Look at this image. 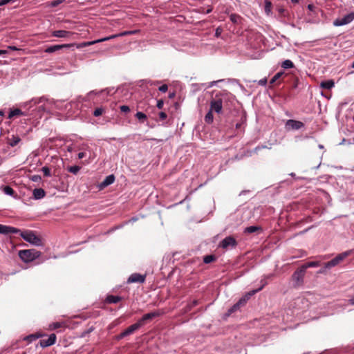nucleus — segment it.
I'll list each match as a JSON object with an SVG mask.
<instances>
[{"label": "nucleus", "mask_w": 354, "mask_h": 354, "mask_svg": "<svg viewBox=\"0 0 354 354\" xmlns=\"http://www.w3.org/2000/svg\"><path fill=\"white\" fill-rule=\"evenodd\" d=\"M73 34V32L64 30H54L52 32V36L55 37H59V38H65V37H69Z\"/></svg>", "instance_id": "obj_16"}, {"label": "nucleus", "mask_w": 354, "mask_h": 354, "mask_svg": "<svg viewBox=\"0 0 354 354\" xmlns=\"http://www.w3.org/2000/svg\"><path fill=\"white\" fill-rule=\"evenodd\" d=\"M212 11V8L211 6L209 7V8L205 11L206 14H209Z\"/></svg>", "instance_id": "obj_60"}, {"label": "nucleus", "mask_w": 354, "mask_h": 354, "mask_svg": "<svg viewBox=\"0 0 354 354\" xmlns=\"http://www.w3.org/2000/svg\"><path fill=\"white\" fill-rule=\"evenodd\" d=\"M115 176L113 174H111L107 176L104 180L100 184L99 187L100 189H103L111 184H113L115 181Z\"/></svg>", "instance_id": "obj_17"}, {"label": "nucleus", "mask_w": 354, "mask_h": 354, "mask_svg": "<svg viewBox=\"0 0 354 354\" xmlns=\"http://www.w3.org/2000/svg\"><path fill=\"white\" fill-rule=\"evenodd\" d=\"M99 315H100V312H99V311H96V312H95V313H93L92 317H98Z\"/></svg>", "instance_id": "obj_57"}, {"label": "nucleus", "mask_w": 354, "mask_h": 354, "mask_svg": "<svg viewBox=\"0 0 354 354\" xmlns=\"http://www.w3.org/2000/svg\"><path fill=\"white\" fill-rule=\"evenodd\" d=\"M307 8L310 11H314V10L316 8V7L313 4H308Z\"/></svg>", "instance_id": "obj_53"}, {"label": "nucleus", "mask_w": 354, "mask_h": 354, "mask_svg": "<svg viewBox=\"0 0 354 354\" xmlns=\"http://www.w3.org/2000/svg\"><path fill=\"white\" fill-rule=\"evenodd\" d=\"M271 6H272L271 2L268 1H266L265 10L266 12L268 13L269 12H270Z\"/></svg>", "instance_id": "obj_43"}, {"label": "nucleus", "mask_w": 354, "mask_h": 354, "mask_svg": "<svg viewBox=\"0 0 354 354\" xmlns=\"http://www.w3.org/2000/svg\"><path fill=\"white\" fill-rule=\"evenodd\" d=\"M267 82H268L267 78L265 77L259 81V84L261 86H266L267 84Z\"/></svg>", "instance_id": "obj_49"}, {"label": "nucleus", "mask_w": 354, "mask_h": 354, "mask_svg": "<svg viewBox=\"0 0 354 354\" xmlns=\"http://www.w3.org/2000/svg\"><path fill=\"white\" fill-rule=\"evenodd\" d=\"M20 232V230L15 228L14 227L4 225L0 224V234H17Z\"/></svg>", "instance_id": "obj_14"}, {"label": "nucleus", "mask_w": 354, "mask_h": 354, "mask_svg": "<svg viewBox=\"0 0 354 354\" xmlns=\"http://www.w3.org/2000/svg\"><path fill=\"white\" fill-rule=\"evenodd\" d=\"M230 19L232 23L237 24L239 21L241 17L236 14H231Z\"/></svg>", "instance_id": "obj_36"}, {"label": "nucleus", "mask_w": 354, "mask_h": 354, "mask_svg": "<svg viewBox=\"0 0 354 354\" xmlns=\"http://www.w3.org/2000/svg\"><path fill=\"white\" fill-rule=\"evenodd\" d=\"M241 125V123H237V124H236V129L240 128Z\"/></svg>", "instance_id": "obj_64"}, {"label": "nucleus", "mask_w": 354, "mask_h": 354, "mask_svg": "<svg viewBox=\"0 0 354 354\" xmlns=\"http://www.w3.org/2000/svg\"><path fill=\"white\" fill-rule=\"evenodd\" d=\"M102 113H103V109L97 108L94 111L93 115H94V116L97 117V116L101 115L102 114Z\"/></svg>", "instance_id": "obj_41"}, {"label": "nucleus", "mask_w": 354, "mask_h": 354, "mask_svg": "<svg viewBox=\"0 0 354 354\" xmlns=\"http://www.w3.org/2000/svg\"><path fill=\"white\" fill-rule=\"evenodd\" d=\"M42 336H43V335L38 334V333L31 334V335L27 336L26 337H25L24 339L28 340V342H31L35 341L37 339H38V338H39V337H41Z\"/></svg>", "instance_id": "obj_30"}, {"label": "nucleus", "mask_w": 354, "mask_h": 354, "mask_svg": "<svg viewBox=\"0 0 354 354\" xmlns=\"http://www.w3.org/2000/svg\"><path fill=\"white\" fill-rule=\"evenodd\" d=\"M230 97V93H228L227 91H221L216 92L214 95V96L212 97V100L221 104V105L223 106V103H226Z\"/></svg>", "instance_id": "obj_5"}, {"label": "nucleus", "mask_w": 354, "mask_h": 354, "mask_svg": "<svg viewBox=\"0 0 354 354\" xmlns=\"http://www.w3.org/2000/svg\"><path fill=\"white\" fill-rule=\"evenodd\" d=\"M198 304V301L197 300H194L192 301L191 304H189L186 306L185 307V311H189L192 310V308L194 306H196V305Z\"/></svg>", "instance_id": "obj_38"}, {"label": "nucleus", "mask_w": 354, "mask_h": 354, "mask_svg": "<svg viewBox=\"0 0 354 354\" xmlns=\"http://www.w3.org/2000/svg\"><path fill=\"white\" fill-rule=\"evenodd\" d=\"M319 262L318 261H310V262H307L306 263H304V265H302L301 267L302 268H304V270L305 271H306V269L308 268H314V267H317L319 266Z\"/></svg>", "instance_id": "obj_27"}, {"label": "nucleus", "mask_w": 354, "mask_h": 354, "mask_svg": "<svg viewBox=\"0 0 354 354\" xmlns=\"http://www.w3.org/2000/svg\"><path fill=\"white\" fill-rule=\"evenodd\" d=\"M306 271L301 267L297 269L292 275V280L294 288H299L304 285Z\"/></svg>", "instance_id": "obj_3"}, {"label": "nucleus", "mask_w": 354, "mask_h": 354, "mask_svg": "<svg viewBox=\"0 0 354 354\" xmlns=\"http://www.w3.org/2000/svg\"><path fill=\"white\" fill-rule=\"evenodd\" d=\"M146 275L140 274L139 273L131 274L127 279L128 283H143L145 281Z\"/></svg>", "instance_id": "obj_10"}, {"label": "nucleus", "mask_w": 354, "mask_h": 354, "mask_svg": "<svg viewBox=\"0 0 354 354\" xmlns=\"http://www.w3.org/2000/svg\"><path fill=\"white\" fill-rule=\"evenodd\" d=\"M167 115L166 114V113L163 112V111H161L159 113V118L161 120H164L167 118Z\"/></svg>", "instance_id": "obj_47"}, {"label": "nucleus", "mask_w": 354, "mask_h": 354, "mask_svg": "<svg viewBox=\"0 0 354 354\" xmlns=\"http://www.w3.org/2000/svg\"><path fill=\"white\" fill-rule=\"evenodd\" d=\"M42 98L40 99H32L30 102H34L35 104L39 103V102H41Z\"/></svg>", "instance_id": "obj_54"}, {"label": "nucleus", "mask_w": 354, "mask_h": 354, "mask_svg": "<svg viewBox=\"0 0 354 354\" xmlns=\"http://www.w3.org/2000/svg\"><path fill=\"white\" fill-rule=\"evenodd\" d=\"M349 303L354 305V295L349 299Z\"/></svg>", "instance_id": "obj_59"}, {"label": "nucleus", "mask_w": 354, "mask_h": 354, "mask_svg": "<svg viewBox=\"0 0 354 354\" xmlns=\"http://www.w3.org/2000/svg\"><path fill=\"white\" fill-rule=\"evenodd\" d=\"M122 300V297L120 296L108 295L105 299V302L107 304H116Z\"/></svg>", "instance_id": "obj_22"}, {"label": "nucleus", "mask_w": 354, "mask_h": 354, "mask_svg": "<svg viewBox=\"0 0 354 354\" xmlns=\"http://www.w3.org/2000/svg\"><path fill=\"white\" fill-rule=\"evenodd\" d=\"M41 252L35 249L23 250L19 252V258L26 263L32 262L41 256Z\"/></svg>", "instance_id": "obj_1"}, {"label": "nucleus", "mask_w": 354, "mask_h": 354, "mask_svg": "<svg viewBox=\"0 0 354 354\" xmlns=\"http://www.w3.org/2000/svg\"><path fill=\"white\" fill-rule=\"evenodd\" d=\"M163 105H164V102H163V100H158V102H157V105H156V106H157V107H158V109H162Z\"/></svg>", "instance_id": "obj_48"}, {"label": "nucleus", "mask_w": 354, "mask_h": 354, "mask_svg": "<svg viewBox=\"0 0 354 354\" xmlns=\"http://www.w3.org/2000/svg\"><path fill=\"white\" fill-rule=\"evenodd\" d=\"M283 73H284V72H283V71L276 73L273 76V77L270 80V84H274L278 79H279L283 75Z\"/></svg>", "instance_id": "obj_35"}, {"label": "nucleus", "mask_w": 354, "mask_h": 354, "mask_svg": "<svg viewBox=\"0 0 354 354\" xmlns=\"http://www.w3.org/2000/svg\"><path fill=\"white\" fill-rule=\"evenodd\" d=\"M264 285L261 286L260 288L252 290L248 292H247L243 297H241L239 300L241 301V303L245 306L248 301L250 299L252 296L255 295L257 292L261 290L263 288Z\"/></svg>", "instance_id": "obj_15"}, {"label": "nucleus", "mask_w": 354, "mask_h": 354, "mask_svg": "<svg viewBox=\"0 0 354 354\" xmlns=\"http://www.w3.org/2000/svg\"><path fill=\"white\" fill-rule=\"evenodd\" d=\"M2 190L6 195L13 196L15 194L14 189L8 185L3 186L2 187Z\"/></svg>", "instance_id": "obj_29"}, {"label": "nucleus", "mask_w": 354, "mask_h": 354, "mask_svg": "<svg viewBox=\"0 0 354 354\" xmlns=\"http://www.w3.org/2000/svg\"><path fill=\"white\" fill-rule=\"evenodd\" d=\"M79 159H82L85 156V153L80 152L77 155Z\"/></svg>", "instance_id": "obj_55"}, {"label": "nucleus", "mask_w": 354, "mask_h": 354, "mask_svg": "<svg viewBox=\"0 0 354 354\" xmlns=\"http://www.w3.org/2000/svg\"><path fill=\"white\" fill-rule=\"evenodd\" d=\"M158 90L160 92L165 93L168 90V86L167 84H163L159 87Z\"/></svg>", "instance_id": "obj_45"}, {"label": "nucleus", "mask_w": 354, "mask_h": 354, "mask_svg": "<svg viewBox=\"0 0 354 354\" xmlns=\"http://www.w3.org/2000/svg\"><path fill=\"white\" fill-rule=\"evenodd\" d=\"M244 306L240 300H239L235 304L230 307L227 313L226 316H230L232 313L238 311L241 307Z\"/></svg>", "instance_id": "obj_18"}, {"label": "nucleus", "mask_w": 354, "mask_h": 354, "mask_svg": "<svg viewBox=\"0 0 354 354\" xmlns=\"http://www.w3.org/2000/svg\"><path fill=\"white\" fill-rule=\"evenodd\" d=\"M222 109H223V106L221 105V104H218V103H216L211 100V102H210V110L211 111H214L218 114H220L222 113Z\"/></svg>", "instance_id": "obj_21"}, {"label": "nucleus", "mask_w": 354, "mask_h": 354, "mask_svg": "<svg viewBox=\"0 0 354 354\" xmlns=\"http://www.w3.org/2000/svg\"><path fill=\"white\" fill-rule=\"evenodd\" d=\"M351 253V251H346L342 253L339 254L332 260L325 263L324 268L329 269L332 267H335L338 265L341 261H342L345 258H346Z\"/></svg>", "instance_id": "obj_4"}, {"label": "nucleus", "mask_w": 354, "mask_h": 354, "mask_svg": "<svg viewBox=\"0 0 354 354\" xmlns=\"http://www.w3.org/2000/svg\"><path fill=\"white\" fill-rule=\"evenodd\" d=\"M94 329L95 328L93 326L90 327L87 330L82 333V337H85L86 335L93 331Z\"/></svg>", "instance_id": "obj_44"}, {"label": "nucleus", "mask_w": 354, "mask_h": 354, "mask_svg": "<svg viewBox=\"0 0 354 354\" xmlns=\"http://www.w3.org/2000/svg\"><path fill=\"white\" fill-rule=\"evenodd\" d=\"M91 94H97V93H95V91H91L88 93V95H91Z\"/></svg>", "instance_id": "obj_63"}, {"label": "nucleus", "mask_w": 354, "mask_h": 354, "mask_svg": "<svg viewBox=\"0 0 354 354\" xmlns=\"http://www.w3.org/2000/svg\"><path fill=\"white\" fill-rule=\"evenodd\" d=\"M8 48L10 49V50H18L19 48H17L16 46H8Z\"/></svg>", "instance_id": "obj_56"}, {"label": "nucleus", "mask_w": 354, "mask_h": 354, "mask_svg": "<svg viewBox=\"0 0 354 354\" xmlns=\"http://www.w3.org/2000/svg\"><path fill=\"white\" fill-rule=\"evenodd\" d=\"M80 169L81 167L80 166L74 165L68 167L67 170L73 174H77L80 171Z\"/></svg>", "instance_id": "obj_34"}, {"label": "nucleus", "mask_w": 354, "mask_h": 354, "mask_svg": "<svg viewBox=\"0 0 354 354\" xmlns=\"http://www.w3.org/2000/svg\"><path fill=\"white\" fill-rule=\"evenodd\" d=\"M20 235L24 240L34 245L41 246L43 245L41 239L37 236L33 231L25 230L21 232Z\"/></svg>", "instance_id": "obj_2"}, {"label": "nucleus", "mask_w": 354, "mask_h": 354, "mask_svg": "<svg viewBox=\"0 0 354 354\" xmlns=\"http://www.w3.org/2000/svg\"><path fill=\"white\" fill-rule=\"evenodd\" d=\"M141 327L140 324L137 322L136 323L131 325L127 328H126L122 333H121L119 335V338H123L126 336H128L133 333H134L136 330L139 329Z\"/></svg>", "instance_id": "obj_13"}, {"label": "nucleus", "mask_w": 354, "mask_h": 354, "mask_svg": "<svg viewBox=\"0 0 354 354\" xmlns=\"http://www.w3.org/2000/svg\"><path fill=\"white\" fill-rule=\"evenodd\" d=\"M97 43H99L98 41H97V40H94V41H84V42H82L80 44H76V47H77V48H81L91 46V45L97 44ZM74 44V46L75 45V44Z\"/></svg>", "instance_id": "obj_26"}, {"label": "nucleus", "mask_w": 354, "mask_h": 354, "mask_svg": "<svg viewBox=\"0 0 354 354\" xmlns=\"http://www.w3.org/2000/svg\"><path fill=\"white\" fill-rule=\"evenodd\" d=\"M41 171L44 173V175L47 177L51 176L50 169L48 167H43Z\"/></svg>", "instance_id": "obj_39"}, {"label": "nucleus", "mask_w": 354, "mask_h": 354, "mask_svg": "<svg viewBox=\"0 0 354 354\" xmlns=\"http://www.w3.org/2000/svg\"><path fill=\"white\" fill-rule=\"evenodd\" d=\"M258 231H262V228L260 226H249L245 228L244 233L245 234H252Z\"/></svg>", "instance_id": "obj_23"}, {"label": "nucleus", "mask_w": 354, "mask_h": 354, "mask_svg": "<svg viewBox=\"0 0 354 354\" xmlns=\"http://www.w3.org/2000/svg\"><path fill=\"white\" fill-rule=\"evenodd\" d=\"M73 44H57V45H53L48 46L45 50L44 52L47 53H53L57 50H62L63 48H68L71 46H73Z\"/></svg>", "instance_id": "obj_11"}, {"label": "nucleus", "mask_w": 354, "mask_h": 354, "mask_svg": "<svg viewBox=\"0 0 354 354\" xmlns=\"http://www.w3.org/2000/svg\"><path fill=\"white\" fill-rule=\"evenodd\" d=\"M281 67L284 69L292 68L295 67L293 62L290 59H286L281 63Z\"/></svg>", "instance_id": "obj_28"}, {"label": "nucleus", "mask_w": 354, "mask_h": 354, "mask_svg": "<svg viewBox=\"0 0 354 354\" xmlns=\"http://www.w3.org/2000/svg\"><path fill=\"white\" fill-rule=\"evenodd\" d=\"M5 115V111L3 110H0V116L3 117Z\"/></svg>", "instance_id": "obj_61"}, {"label": "nucleus", "mask_w": 354, "mask_h": 354, "mask_svg": "<svg viewBox=\"0 0 354 354\" xmlns=\"http://www.w3.org/2000/svg\"><path fill=\"white\" fill-rule=\"evenodd\" d=\"M32 194L35 199L39 200L46 196V192L41 188H36L33 190Z\"/></svg>", "instance_id": "obj_19"}, {"label": "nucleus", "mask_w": 354, "mask_h": 354, "mask_svg": "<svg viewBox=\"0 0 354 354\" xmlns=\"http://www.w3.org/2000/svg\"><path fill=\"white\" fill-rule=\"evenodd\" d=\"M335 85V83L333 80H326L322 82L320 84V86L325 89H330Z\"/></svg>", "instance_id": "obj_25"}, {"label": "nucleus", "mask_w": 354, "mask_h": 354, "mask_svg": "<svg viewBox=\"0 0 354 354\" xmlns=\"http://www.w3.org/2000/svg\"><path fill=\"white\" fill-rule=\"evenodd\" d=\"M7 53L6 50H0V55H3V54H6Z\"/></svg>", "instance_id": "obj_62"}, {"label": "nucleus", "mask_w": 354, "mask_h": 354, "mask_svg": "<svg viewBox=\"0 0 354 354\" xmlns=\"http://www.w3.org/2000/svg\"><path fill=\"white\" fill-rule=\"evenodd\" d=\"M21 141V138L18 136L12 135L10 138L8 140V144L11 147H15Z\"/></svg>", "instance_id": "obj_24"}, {"label": "nucleus", "mask_w": 354, "mask_h": 354, "mask_svg": "<svg viewBox=\"0 0 354 354\" xmlns=\"http://www.w3.org/2000/svg\"><path fill=\"white\" fill-rule=\"evenodd\" d=\"M20 115H26V113L24 111H22L20 109H15L12 110H10L9 112V114L8 115V119H12L15 116H20Z\"/></svg>", "instance_id": "obj_20"}, {"label": "nucleus", "mask_w": 354, "mask_h": 354, "mask_svg": "<svg viewBox=\"0 0 354 354\" xmlns=\"http://www.w3.org/2000/svg\"><path fill=\"white\" fill-rule=\"evenodd\" d=\"M12 1H14V0H1L0 1V6H4V5L8 4Z\"/></svg>", "instance_id": "obj_50"}, {"label": "nucleus", "mask_w": 354, "mask_h": 354, "mask_svg": "<svg viewBox=\"0 0 354 354\" xmlns=\"http://www.w3.org/2000/svg\"><path fill=\"white\" fill-rule=\"evenodd\" d=\"M61 326H62V324L60 322H55L50 325V327H52L53 329H57V328L61 327Z\"/></svg>", "instance_id": "obj_46"}, {"label": "nucleus", "mask_w": 354, "mask_h": 354, "mask_svg": "<svg viewBox=\"0 0 354 354\" xmlns=\"http://www.w3.org/2000/svg\"><path fill=\"white\" fill-rule=\"evenodd\" d=\"M212 111L209 110L205 116V121L207 124H211L213 122Z\"/></svg>", "instance_id": "obj_32"}, {"label": "nucleus", "mask_w": 354, "mask_h": 354, "mask_svg": "<svg viewBox=\"0 0 354 354\" xmlns=\"http://www.w3.org/2000/svg\"><path fill=\"white\" fill-rule=\"evenodd\" d=\"M118 37H120L119 34L112 35L109 36V37H104V38H102V39H97V41H98L100 43V42L108 41V40H110V39Z\"/></svg>", "instance_id": "obj_37"}, {"label": "nucleus", "mask_w": 354, "mask_h": 354, "mask_svg": "<svg viewBox=\"0 0 354 354\" xmlns=\"http://www.w3.org/2000/svg\"><path fill=\"white\" fill-rule=\"evenodd\" d=\"M160 315V313L158 311H154L151 313H147L144 315L138 322L140 324L141 326H144L148 321L153 319L155 317H157Z\"/></svg>", "instance_id": "obj_9"}, {"label": "nucleus", "mask_w": 354, "mask_h": 354, "mask_svg": "<svg viewBox=\"0 0 354 354\" xmlns=\"http://www.w3.org/2000/svg\"><path fill=\"white\" fill-rule=\"evenodd\" d=\"M56 339V335L55 333H52L48 337V338L41 339L39 341V345L42 348L50 346L55 343Z\"/></svg>", "instance_id": "obj_12"}, {"label": "nucleus", "mask_w": 354, "mask_h": 354, "mask_svg": "<svg viewBox=\"0 0 354 354\" xmlns=\"http://www.w3.org/2000/svg\"><path fill=\"white\" fill-rule=\"evenodd\" d=\"M354 20V12H351L342 18H337L333 21L335 26H341L350 24Z\"/></svg>", "instance_id": "obj_6"}, {"label": "nucleus", "mask_w": 354, "mask_h": 354, "mask_svg": "<svg viewBox=\"0 0 354 354\" xmlns=\"http://www.w3.org/2000/svg\"><path fill=\"white\" fill-rule=\"evenodd\" d=\"M132 33H133V32H131V31H124V32H122L119 33V35H120V37H122L124 35H131Z\"/></svg>", "instance_id": "obj_52"}, {"label": "nucleus", "mask_w": 354, "mask_h": 354, "mask_svg": "<svg viewBox=\"0 0 354 354\" xmlns=\"http://www.w3.org/2000/svg\"><path fill=\"white\" fill-rule=\"evenodd\" d=\"M304 127V124L298 120H288L286 122V128L287 130H298Z\"/></svg>", "instance_id": "obj_8"}, {"label": "nucleus", "mask_w": 354, "mask_h": 354, "mask_svg": "<svg viewBox=\"0 0 354 354\" xmlns=\"http://www.w3.org/2000/svg\"><path fill=\"white\" fill-rule=\"evenodd\" d=\"M220 81H221V80H218V82H220ZM217 82H218V81H213V82H210V84H209V87L213 86H214V85H215Z\"/></svg>", "instance_id": "obj_58"}, {"label": "nucleus", "mask_w": 354, "mask_h": 354, "mask_svg": "<svg viewBox=\"0 0 354 354\" xmlns=\"http://www.w3.org/2000/svg\"><path fill=\"white\" fill-rule=\"evenodd\" d=\"M135 116L140 122H144L147 119L146 114L140 111L137 112Z\"/></svg>", "instance_id": "obj_33"}, {"label": "nucleus", "mask_w": 354, "mask_h": 354, "mask_svg": "<svg viewBox=\"0 0 354 354\" xmlns=\"http://www.w3.org/2000/svg\"><path fill=\"white\" fill-rule=\"evenodd\" d=\"M120 109L122 112L125 113H129L130 111L129 106L127 105L120 106Z\"/></svg>", "instance_id": "obj_42"}, {"label": "nucleus", "mask_w": 354, "mask_h": 354, "mask_svg": "<svg viewBox=\"0 0 354 354\" xmlns=\"http://www.w3.org/2000/svg\"><path fill=\"white\" fill-rule=\"evenodd\" d=\"M30 180L33 182L38 183L41 180V177L39 175H33L30 176Z\"/></svg>", "instance_id": "obj_40"}, {"label": "nucleus", "mask_w": 354, "mask_h": 354, "mask_svg": "<svg viewBox=\"0 0 354 354\" xmlns=\"http://www.w3.org/2000/svg\"><path fill=\"white\" fill-rule=\"evenodd\" d=\"M216 260V257L214 255H206L203 258V262L206 264L210 263Z\"/></svg>", "instance_id": "obj_31"}, {"label": "nucleus", "mask_w": 354, "mask_h": 354, "mask_svg": "<svg viewBox=\"0 0 354 354\" xmlns=\"http://www.w3.org/2000/svg\"><path fill=\"white\" fill-rule=\"evenodd\" d=\"M237 245L236 239L231 236L225 237L219 243V247L223 249H228L229 248H234Z\"/></svg>", "instance_id": "obj_7"}, {"label": "nucleus", "mask_w": 354, "mask_h": 354, "mask_svg": "<svg viewBox=\"0 0 354 354\" xmlns=\"http://www.w3.org/2000/svg\"><path fill=\"white\" fill-rule=\"evenodd\" d=\"M221 32H222V29H221V28H217L216 29L215 36H216V37H220V35H221Z\"/></svg>", "instance_id": "obj_51"}]
</instances>
